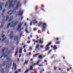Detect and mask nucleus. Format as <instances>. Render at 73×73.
<instances>
[{
	"label": "nucleus",
	"mask_w": 73,
	"mask_h": 73,
	"mask_svg": "<svg viewBox=\"0 0 73 73\" xmlns=\"http://www.w3.org/2000/svg\"><path fill=\"white\" fill-rule=\"evenodd\" d=\"M40 47L41 48H43L44 47V46L42 45H41L40 46Z\"/></svg>",
	"instance_id": "c9c22d12"
},
{
	"label": "nucleus",
	"mask_w": 73,
	"mask_h": 73,
	"mask_svg": "<svg viewBox=\"0 0 73 73\" xmlns=\"http://www.w3.org/2000/svg\"><path fill=\"white\" fill-rule=\"evenodd\" d=\"M39 41L40 44H42L43 43V42L41 41V40H39Z\"/></svg>",
	"instance_id": "bb28decb"
},
{
	"label": "nucleus",
	"mask_w": 73,
	"mask_h": 73,
	"mask_svg": "<svg viewBox=\"0 0 73 73\" xmlns=\"http://www.w3.org/2000/svg\"><path fill=\"white\" fill-rule=\"evenodd\" d=\"M56 69H57V68H56V67H54V70H56Z\"/></svg>",
	"instance_id": "680f3d73"
},
{
	"label": "nucleus",
	"mask_w": 73,
	"mask_h": 73,
	"mask_svg": "<svg viewBox=\"0 0 73 73\" xmlns=\"http://www.w3.org/2000/svg\"><path fill=\"white\" fill-rule=\"evenodd\" d=\"M5 38H4L2 40V41H3L4 40H5Z\"/></svg>",
	"instance_id": "09e8293b"
},
{
	"label": "nucleus",
	"mask_w": 73,
	"mask_h": 73,
	"mask_svg": "<svg viewBox=\"0 0 73 73\" xmlns=\"http://www.w3.org/2000/svg\"><path fill=\"white\" fill-rule=\"evenodd\" d=\"M33 41H34V42H35V41H36V40L35 39H33Z\"/></svg>",
	"instance_id": "0e129e2a"
},
{
	"label": "nucleus",
	"mask_w": 73,
	"mask_h": 73,
	"mask_svg": "<svg viewBox=\"0 0 73 73\" xmlns=\"http://www.w3.org/2000/svg\"><path fill=\"white\" fill-rule=\"evenodd\" d=\"M49 49V47H48L45 48L44 49L45 51H48Z\"/></svg>",
	"instance_id": "ddd939ff"
},
{
	"label": "nucleus",
	"mask_w": 73,
	"mask_h": 73,
	"mask_svg": "<svg viewBox=\"0 0 73 73\" xmlns=\"http://www.w3.org/2000/svg\"><path fill=\"white\" fill-rule=\"evenodd\" d=\"M21 54H20L19 56V57H21Z\"/></svg>",
	"instance_id": "864d4df0"
},
{
	"label": "nucleus",
	"mask_w": 73,
	"mask_h": 73,
	"mask_svg": "<svg viewBox=\"0 0 73 73\" xmlns=\"http://www.w3.org/2000/svg\"><path fill=\"white\" fill-rule=\"evenodd\" d=\"M39 63H40V62H38H38L36 63V65H38V64H39Z\"/></svg>",
	"instance_id": "2f4dec72"
},
{
	"label": "nucleus",
	"mask_w": 73,
	"mask_h": 73,
	"mask_svg": "<svg viewBox=\"0 0 73 73\" xmlns=\"http://www.w3.org/2000/svg\"><path fill=\"white\" fill-rule=\"evenodd\" d=\"M51 44H52V43L51 42L49 43L47 45L45 46V47L46 48V47H47V46H49V45H51Z\"/></svg>",
	"instance_id": "9b49d317"
},
{
	"label": "nucleus",
	"mask_w": 73,
	"mask_h": 73,
	"mask_svg": "<svg viewBox=\"0 0 73 73\" xmlns=\"http://www.w3.org/2000/svg\"><path fill=\"white\" fill-rule=\"evenodd\" d=\"M27 24V23H25V24L24 25V26H25Z\"/></svg>",
	"instance_id": "3c124183"
},
{
	"label": "nucleus",
	"mask_w": 73,
	"mask_h": 73,
	"mask_svg": "<svg viewBox=\"0 0 73 73\" xmlns=\"http://www.w3.org/2000/svg\"><path fill=\"white\" fill-rule=\"evenodd\" d=\"M2 50H1L2 53H4V48H3Z\"/></svg>",
	"instance_id": "a878e982"
},
{
	"label": "nucleus",
	"mask_w": 73,
	"mask_h": 73,
	"mask_svg": "<svg viewBox=\"0 0 73 73\" xmlns=\"http://www.w3.org/2000/svg\"><path fill=\"white\" fill-rule=\"evenodd\" d=\"M20 6H21V4L20 3V2L19 1L17 3V6L16 7V9H18V8H19V7H20Z\"/></svg>",
	"instance_id": "39448f33"
},
{
	"label": "nucleus",
	"mask_w": 73,
	"mask_h": 73,
	"mask_svg": "<svg viewBox=\"0 0 73 73\" xmlns=\"http://www.w3.org/2000/svg\"><path fill=\"white\" fill-rule=\"evenodd\" d=\"M23 19V17H22L21 18V20H22Z\"/></svg>",
	"instance_id": "69168bd1"
},
{
	"label": "nucleus",
	"mask_w": 73,
	"mask_h": 73,
	"mask_svg": "<svg viewBox=\"0 0 73 73\" xmlns=\"http://www.w3.org/2000/svg\"><path fill=\"white\" fill-rule=\"evenodd\" d=\"M0 71L1 72V73H3L4 71V70L3 68H1L0 70Z\"/></svg>",
	"instance_id": "a211bd4d"
},
{
	"label": "nucleus",
	"mask_w": 73,
	"mask_h": 73,
	"mask_svg": "<svg viewBox=\"0 0 73 73\" xmlns=\"http://www.w3.org/2000/svg\"><path fill=\"white\" fill-rule=\"evenodd\" d=\"M38 58H40V59H42V58H43V57H42V55H39L38 56Z\"/></svg>",
	"instance_id": "f8f14e48"
},
{
	"label": "nucleus",
	"mask_w": 73,
	"mask_h": 73,
	"mask_svg": "<svg viewBox=\"0 0 73 73\" xmlns=\"http://www.w3.org/2000/svg\"><path fill=\"white\" fill-rule=\"evenodd\" d=\"M37 30V29H36V28H34V31H36Z\"/></svg>",
	"instance_id": "ea45409f"
},
{
	"label": "nucleus",
	"mask_w": 73,
	"mask_h": 73,
	"mask_svg": "<svg viewBox=\"0 0 73 73\" xmlns=\"http://www.w3.org/2000/svg\"><path fill=\"white\" fill-rule=\"evenodd\" d=\"M24 52H27V51H26V49L25 48L24 49Z\"/></svg>",
	"instance_id": "a19ab883"
},
{
	"label": "nucleus",
	"mask_w": 73,
	"mask_h": 73,
	"mask_svg": "<svg viewBox=\"0 0 73 73\" xmlns=\"http://www.w3.org/2000/svg\"><path fill=\"white\" fill-rule=\"evenodd\" d=\"M8 4V2H7V3H6L5 5V7H6V6H7V5Z\"/></svg>",
	"instance_id": "e433bc0d"
},
{
	"label": "nucleus",
	"mask_w": 73,
	"mask_h": 73,
	"mask_svg": "<svg viewBox=\"0 0 73 73\" xmlns=\"http://www.w3.org/2000/svg\"><path fill=\"white\" fill-rule=\"evenodd\" d=\"M22 53V48H21L19 50V53L21 54Z\"/></svg>",
	"instance_id": "aec40b11"
},
{
	"label": "nucleus",
	"mask_w": 73,
	"mask_h": 73,
	"mask_svg": "<svg viewBox=\"0 0 73 73\" xmlns=\"http://www.w3.org/2000/svg\"><path fill=\"white\" fill-rule=\"evenodd\" d=\"M56 40H59V38H56Z\"/></svg>",
	"instance_id": "5fc2aeb1"
},
{
	"label": "nucleus",
	"mask_w": 73,
	"mask_h": 73,
	"mask_svg": "<svg viewBox=\"0 0 73 73\" xmlns=\"http://www.w3.org/2000/svg\"><path fill=\"white\" fill-rule=\"evenodd\" d=\"M44 61L45 62H47V60H44Z\"/></svg>",
	"instance_id": "603ef678"
},
{
	"label": "nucleus",
	"mask_w": 73,
	"mask_h": 73,
	"mask_svg": "<svg viewBox=\"0 0 73 73\" xmlns=\"http://www.w3.org/2000/svg\"><path fill=\"white\" fill-rule=\"evenodd\" d=\"M8 61L4 62L2 66H5V65L7 64H8Z\"/></svg>",
	"instance_id": "0eeeda50"
},
{
	"label": "nucleus",
	"mask_w": 73,
	"mask_h": 73,
	"mask_svg": "<svg viewBox=\"0 0 73 73\" xmlns=\"http://www.w3.org/2000/svg\"><path fill=\"white\" fill-rule=\"evenodd\" d=\"M3 56V57H7V55L4 54H3L2 55Z\"/></svg>",
	"instance_id": "cd10ccee"
},
{
	"label": "nucleus",
	"mask_w": 73,
	"mask_h": 73,
	"mask_svg": "<svg viewBox=\"0 0 73 73\" xmlns=\"http://www.w3.org/2000/svg\"><path fill=\"white\" fill-rule=\"evenodd\" d=\"M19 23V21H13L11 23H10L7 25V27H10L12 28V27H14L15 26H16L17 24Z\"/></svg>",
	"instance_id": "f257e3e1"
},
{
	"label": "nucleus",
	"mask_w": 73,
	"mask_h": 73,
	"mask_svg": "<svg viewBox=\"0 0 73 73\" xmlns=\"http://www.w3.org/2000/svg\"><path fill=\"white\" fill-rule=\"evenodd\" d=\"M53 48H54L53 49V50H54V49H57V48L56 47V45H54L53 47Z\"/></svg>",
	"instance_id": "4468645a"
},
{
	"label": "nucleus",
	"mask_w": 73,
	"mask_h": 73,
	"mask_svg": "<svg viewBox=\"0 0 73 73\" xmlns=\"http://www.w3.org/2000/svg\"><path fill=\"white\" fill-rule=\"evenodd\" d=\"M23 24H24V22H23L22 23H19V25L18 27V28H17V31H19V29L21 27V25H23Z\"/></svg>",
	"instance_id": "20e7f679"
},
{
	"label": "nucleus",
	"mask_w": 73,
	"mask_h": 73,
	"mask_svg": "<svg viewBox=\"0 0 73 73\" xmlns=\"http://www.w3.org/2000/svg\"><path fill=\"white\" fill-rule=\"evenodd\" d=\"M43 25H44V26H46V24L45 23H43Z\"/></svg>",
	"instance_id": "72a5a7b5"
},
{
	"label": "nucleus",
	"mask_w": 73,
	"mask_h": 73,
	"mask_svg": "<svg viewBox=\"0 0 73 73\" xmlns=\"http://www.w3.org/2000/svg\"><path fill=\"white\" fill-rule=\"evenodd\" d=\"M34 22H33V24L34 25H35V23L36 24H37V23H38V22L37 21H36V20H34Z\"/></svg>",
	"instance_id": "412c9836"
},
{
	"label": "nucleus",
	"mask_w": 73,
	"mask_h": 73,
	"mask_svg": "<svg viewBox=\"0 0 73 73\" xmlns=\"http://www.w3.org/2000/svg\"><path fill=\"white\" fill-rule=\"evenodd\" d=\"M23 10H21V9L19 10V12L17 13V15H19V16H21L23 13Z\"/></svg>",
	"instance_id": "7ed1b4c3"
},
{
	"label": "nucleus",
	"mask_w": 73,
	"mask_h": 73,
	"mask_svg": "<svg viewBox=\"0 0 73 73\" xmlns=\"http://www.w3.org/2000/svg\"><path fill=\"white\" fill-rule=\"evenodd\" d=\"M32 25V22H31L30 23V25H31H31Z\"/></svg>",
	"instance_id": "a18cd8bd"
},
{
	"label": "nucleus",
	"mask_w": 73,
	"mask_h": 73,
	"mask_svg": "<svg viewBox=\"0 0 73 73\" xmlns=\"http://www.w3.org/2000/svg\"><path fill=\"white\" fill-rule=\"evenodd\" d=\"M36 65V64H33V66H35V65Z\"/></svg>",
	"instance_id": "6e6d98bb"
},
{
	"label": "nucleus",
	"mask_w": 73,
	"mask_h": 73,
	"mask_svg": "<svg viewBox=\"0 0 73 73\" xmlns=\"http://www.w3.org/2000/svg\"><path fill=\"white\" fill-rule=\"evenodd\" d=\"M40 61H41V60H38V62H40Z\"/></svg>",
	"instance_id": "052dcab7"
},
{
	"label": "nucleus",
	"mask_w": 73,
	"mask_h": 73,
	"mask_svg": "<svg viewBox=\"0 0 73 73\" xmlns=\"http://www.w3.org/2000/svg\"><path fill=\"white\" fill-rule=\"evenodd\" d=\"M35 42H37H37H38L37 41H36V40L35 41Z\"/></svg>",
	"instance_id": "338daca9"
},
{
	"label": "nucleus",
	"mask_w": 73,
	"mask_h": 73,
	"mask_svg": "<svg viewBox=\"0 0 73 73\" xmlns=\"http://www.w3.org/2000/svg\"><path fill=\"white\" fill-rule=\"evenodd\" d=\"M60 42H57L56 43V44H60Z\"/></svg>",
	"instance_id": "c756f323"
},
{
	"label": "nucleus",
	"mask_w": 73,
	"mask_h": 73,
	"mask_svg": "<svg viewBox=\"0 0 73 73\" xmlns=\"http://www.w3.org/2000/svg\"><path fill=\"white\" fill-rule=\"evenodd\" d=\"M9 15H11L12 13V11L10 10L7 13Z\"/></svg>",
	"instance_id": "423d86ee"
},
{
	"label": "nucleus",
	"mask_w": 73,
	"mask_h": 73,
	"mask_svg": "<svg viewBox=\"0 0 73 73\" xmlns=\"http://www.w3.org/2000/svg\"><path fill=\"white\" fill-rule=\"evenodd\" d=\"M5 10H4L3 11V13H4V12H5Z\"/></svg>",
	"instance_id": "4d7b16f0"
},
{
	"label": "nucleus",
	"mask_w": 73,
	"mask_h": 73,
	"mask_svg": "<svg viewBox=\"0 0 73 73\" xmlns=\"http://www.w3.org/2000/svg\"><path fill=\"white\" fill-rule=\"evenodd\" d=\"M29 55H31V52H29Z\"/></svg>",
	"instance_id": "49530a36"
},
{
	"label": "nucleus",
	"mask_w": 73,
	"mask_h": 73,
	"mask_svg": "<svg viewBox=\"0 0 73 73\" xmlns=\"http://www.w3.org/2000/svg\"><path fill=\"white\" fill-rule=\"evenodd\" d=\"M36 56H37V55H36V54H35L33 55V57H36Z\"/></svg>",
	"instance_id": "473e14b6"
},
{
	"label": "nucleus",
	"mask_w": 73,
	"mask_h": 73,
	"mask_svg": "<svg viewBox=\"0 0 73 73\" xmlns=\"http://www.w3.org/2000/svg\"><path fill=\"white\" fill-rule=\"evenodd\" d=\"M39 46H40V45L39 44H38V45H36V49H38V47H39Z\"/></svg>",
	"instance_id": "393cba45"
},
{
	"label": "nucleus",
	"mask_w": 73,
	"mask_h": 73,
	"mask_svg": "<svg viewBox=\"0 0 73 73\" xmlns=\"http://www.w3.org/2000/svg\"><path fill=\"white\" fill-rule=\"evenodd\" d=\"M26 46H23V48H25Z\"/></svg>",
	"instance_id": "e2e57ef3"
},
{
	"label": "nucleus",
	"mask_w": 73,
	"mask_h": 73,
	"mask_svg": "<svg viewBox=\"0 0 73 73\" xmlns=\"http://www.w3.org/2000/svg\"><path fill=\"white\" fill-rule=\"evenodd\" d=\"M38 66H43V65H39Z\"/></svg>",
	"instance_id": "8fccbe9b"
},
{
	"label": "nucleus",
	"mask_w": 73,
	"mask_h": 73,
	"mask_svg": "<svg viewBox=\"0 0 73 73\" xmlns=\"http://www.w3.org/2000/svg\"><path fill=\"white\" fill-rule=\"evenodd\" d=\"M13 16H12L11 17L10 19V21H11L12 20V19H13Z\"/></svg>",
	"instance_id": "6ab92c4d"
},
{
	"label": "nucleus",
	"mask_w": 73,
	"mask_h": 73,
	"mask_svg": "<svg viewBox=\"0 0 73 73\" xmlns=\"http://www.w3.org/2000/svg\"><path fill=\"white\" fill-rule=\"evenodd\" d=\"M42 22H40L38 26V27H40V26L41 25V24H42Z\"/></svg>",
	"instance_id": "4be33fe9"
},
{
	"label": "nucleus",
	"mask_w": 73,
	"mask_h": 73,
	"mask_svg": "<svg viewBox=\"0 0 73 73\" xmlns=\"http://www.w3.org/2000/svg\"><path fill=\"white\" fill-rule=\"evenodd\" d=\"M3 3H0V10L2 9V5H3Z\"/></svg>",
	"instance_id": "6e6552de"
},
{
	"label": "nucleus",
	"mask_w": 73,
	"mask_h": 73,
	"mask_svg": "<svg viewBox=\"0 0 73 73\" xmlns=\"http://www.w3.org/2000/svg\"><path fill=\"white\" fill-rule=\"evenodd\" d=\"M28 64V61H26L24 64V65H25V64Z\"/></svg>",
	"instance_id": "b1692460"
},
{
	"label": "nucleus",
	"mask_w": 73,
	"mask_h": 73,
	"mask_svg": "<svg viewBox=\"0 0 73 73\" xmlns=\"http://www.w3.org/2000/svg\"><path fill=\"white\" fill-rule=\"evenodd\" d=\"M44 28H46V27H43V28H42V31H45V29H44Z\"/></svg>",
	"instance_id": "2eb2a0df"
},
{
	"label": "nucleus",
	"mask_w": 73,
	"mask_h": 73,
	"mask_svg": "<svg viewBox=\"0 0 73 73\" xmlns=\"http://www.w3.org/2000/svg\"><path fill=\"white\" fill-rule=\"evenodd\" d=\"M18 38V36H17L16 37H15L14 38V40H16Z\"/></svg>",
	"instance_id": "5701e85b"
},
{
	"label": "nucleus",
	"mask_w": 73,
	"mask_h": 73,
	"mask_svg": "<svg viewBox=\"0 0 73 73\" xmlns=\"http://www.w3.org/2000/svg\"><path fill=\"white\" fill-rule=\"evenodd\" d=\"M29 48L31 50H32V49L31 47H29Z\"/></svg>",
	"instance_id": "37998d69"
},
{
	"label": "nucleus",
	"mask_w": 73,
	"mask_h": 73,
	"mask_svg": "<svg viewBox=\"0 0 73 73\" xmlns=\"http://www.w3.org/2000/svg\"><path fill=\"white\" fill-rule=\"evenodd\" d=\"M8 2H9V8H13V5L12 4L13 3V0H8Z\"/></svg>",
	"instance_id": "f03ea898"
},
{
	"label": "nucleus",
	"mask_w": 73,
	"mask_h": 73,
	"mask_svg": "<svg viewBox=\"0 0 73 73\" xmlns=\"http://www.w3.org/2000/svg\"><path fill=\"white\" fill-rule=\"evenodd\" d=\"M4 36H5V35H3L2 36V38H3L4 37Z\"/></svg>",
	"instance_id": "13d9d810"
},
{
	"label": "nucleus",
	"mask_w": 73,
	"mask_h": 73,
	"mask_svg": "<svg viewBox=\"0 0 73 73\" xmlns=\"http://www.w3.org/2000/svg\"><path fill=\"white\" fill-rule=\"evenodd\" d=\"M33 70V67L32 66H30V68H29V70Z\"/></svg>",
	"instance_id": "dca6fc26"
},
{
	"label": "nucleus",
	"mask_w": 73,
	"mask_h": 73,
	"mask_svg": "<svg viewBox=\"0 0 73 73\" xmlns=\"http://www.w3.org/2000/svg\"><path fill=\"white\" fill-rule=\"evenodd\" d=\"M21 71V69H19V72H20Z\"/></svg>",
	"instance_id": "bf43d9fd"
},
{
	"label": "nucleus",
	"mask_w": 73,
	"mask_h": 73,
	"mask_svg": "<svg viewBox=\"0 0 73 73\" xmlns=\"http://www.w3.org/2000/svg\"><path fill=\"white\" fill-rule=\"evenodd\" d=\"M27 42L28 44H29V43H30L31 42V41H28Z\"/></svg>",
	"instance_id": "c03bdc74"
},
{
	"label": "nucleus",
	"mask_w": 73,
	"mask_h": 73,
	"mask_svg": "<svg viewBox=\"0 0 73 73\" xmlns=\"http://www.w3.org/2000/svg\"><path fill=\"white\" fill-rule=\"evenodd\" d=\"M9 36L10 37H12V35H9Z\"/></svg>",
	"instance_id": "58836bf2"
},
{
	"label": "nucleus",
	"mask_w": 73,
	"mask_h": 73,
	"mask_svg": "<svg viewBox=\"0 0 73 73\" xmlns=\"http://www.w3.org/2000/svg\"><path fill=\"white\" fill-rule=\"evenodd\" d=\"M52 52V50H50L48 51V54H50V52Z\"/></svg>",
	"instance_id": "c85d7f7f"
},
{
	"label": "nucleus",
	"mask_w": 73,
	"mask_h": 73,
	"mask_svg": "<svg viewBox=\"0 0 73 73\" xmlns=\"http://www.w3.org/2000/svg\"><path fill=\"white\" fill-rule=\"evenodd\" d=\"M25 31L27 33H29V32H28V29L27 28H26L25 29Z\"/></svg>",
	"instance_id": "f3484780"
},
{
	"label": "nucleus",
	"mask_w": 73,
	"mask_h": 73,
	"mask_svg": "<svg viewBox=\"0 0 73 73\" xmlns=\"http://www.w3.org/2000/svg\"><path fill=\"white\" fill-rule=\"evenodd\" d=\"M17 51H16L15 52V56H16L17 55Z\"/></svg>",
	"instance_id": "f704fd0d"
},
{
	"label": "nucleus",
	"mask_w": 73,
	"mask_h": 73,
	"mask_svg": "<svg viewBox=\"0 0 73 73\" xmlns=\"http://www.w3.org/2000/svg\"><path fill=\"white\" fill-rule=\"evenodd\" d=\"M41 71L42 72H44V69H43L41 70Z\"/></svg>",
	"instance_id": "de8ad7c7"
},
{
	"label": "nucleus",
	"mask_w": 73,
	"mask_h": 73,
	"mask_svg": "<svg viewBox=\"0 0 73 73\" xmlns=\"http://www.w3.org/2000/svg\"><path fill=\"white\" fill-rule=\"evenodd\" d=\"M9 17V16H7V19H6V20L7 21L8 20V18Z\"/></svg>",
	"instance_id": "4c0bfd02"
},
{
	"label": "nucleus",
	"mask_w": 73,
	"mask_h": 73,
	"mask_svg": "<svg viewBox=\"0 0 73 73\" xmlns=\"http://www.w3.org/2000/svg\"><path fill=\"white\" fill-rule=\"evenodd\" d=\"M39 54H40L39 53H37L36 54V56H38V55H39Z\"/></svg>",
	"instance_id": "79ce46f5"
},
{
	"label": "nucleus",
	"mask_w": 73,
	"mask_h": 73,
	"mask_svg": "<svg viewBox=\"0 0 73 73\" xmlns=\"http://www.w3.org/2000/svg\"><path fill=\"white\" fill-rule=\"evenodd\" d=\"M13 66H14L15 67V70H16V68H17L16 65V64H15V62L13 63Z\"/></svg>",
	"instance_id": "9d476101"
},
{
	"label": "nucleus",
	"mask_w": 73,
	"mask_h": 73,
	"mask_svg": "<svg viewBox=\"0 0 73 73\" xmlns=\"http://www.w3.org/2000/svg\"><path fill=\"white\" fill-rule=\"evenodd\" d=\"M69 70L68 68L67 69V71H69Z\"/></svg>",
	"instance_id": "774afa93"
},
{
	"label": "nucleus",
	"mask_w": 73,
	"mask_h": 73,
	"mask_svg": "<svg viewBox=\"0 0 73 73\" xmlns=\"http://www.w3.org/2000/svg\"><path fill=\"white\" fill-rule=\"evenodd\" d=\"M29 70H27L26 71H25V73H27Z\"/></svg>",
	"instance_id": "7c9ffc66"
},
{
	"label": "nucleus",
	"mask_w": 73,
	"mask_h": 73,
	"mask_svg": "<svg viewBox=\"0 0 73 73\" xmlns=\"http://www.w3.org/2000/svg\"><path fill=\"white\" fill-rule=\"evenodd\" d=\"M12 13L13 15H15L16 14V9H14L13 11H12Z\"/></svg>",
	"instance_id": "1a4fd4ad"
}]
</instances>
